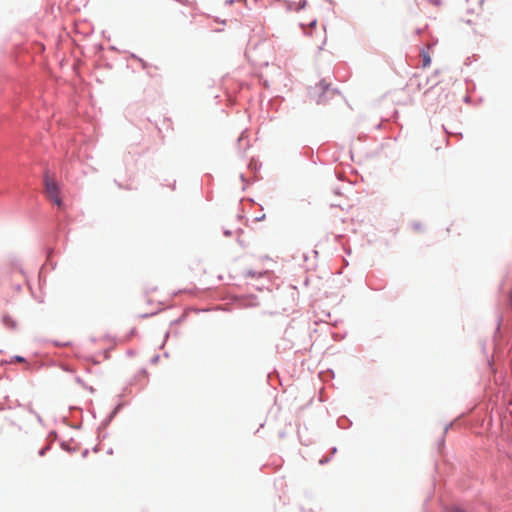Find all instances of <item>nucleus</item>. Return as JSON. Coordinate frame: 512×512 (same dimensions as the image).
<instances>
[{
    "mask_svg": "<svg viewBox=\"0 0 512 512\" xmlns=\"http://www.w3.org/2000/svg\"><path fill=\"white\" fill-rule=\"evenodd\" d=\"M449 512H465V511L460 508H453Z\"/></svg>",
    "mask_w": 512,
    "mask_h": 512,
    "instance_id": "obj_4",
    "label": "nucleus"
},
{
    "mask_svg": "<svg viewBox=\"0 0 512 512\" xmlns=\"http://www.w3.org/2000/svg\"><path fill=\"white\" fill-rule=\"evenodd\" d=\"M421 56H422V60H423L422 66L424 68L428 67L431 64V58H430L429 54L425 51H421Z\"/></svg>",
    "mask_w": 512,
    "mask_h": 512,
    "instance_id": "obj_3",
    "label": "nucleus"
},
{
    "mask_svg": "<svg viewBox=\"0 0 512 512\" xmlns=\"http://www.w3.org/2000/svg\"><path fill=\"white\" fill-rule=\"evenodd\" d=\"M44 186L46 197L59 209H64V204L60 196V187L53 177L48 173L44 177Z\"/></svg>",
    "mask_w": 512,
    "mask_h": 512,
    "instance_id": "obj_1",
    "label": "nucleus"
},
{
    "mask_svg": "<svg viewBox=\"0 0 512 512\" xmlns=\"http://www.w3.org/2000/svg\"><path fill=\"white\" fill-rule=\"evenodd\" d=\"M509 298H510V302H511V305H512V290L509 293Z\"/></svg>",
    "mask_w": 512,
    "mask_h": 512,
    "instance_id": "obj_5",
    "label": "nucleus"
},
{
    "mask_svg": "<svg viewBox=\"0 0 512 512\" xmlns=\"http://www.w3.org/2000/svg\"><path fill=\"white\" fill-rule=\"evenodd\" d=\"M304 33L312 39L315 45L321 47L326 42V31L323 25H319L316 20L310 21L307 25L302 24Z\"/></svg>",
    "mask_w": 512,
    "mask_h": 512,
    "instance_id": "obj_2",
    "label": "nucleus"
}]
</instances>
